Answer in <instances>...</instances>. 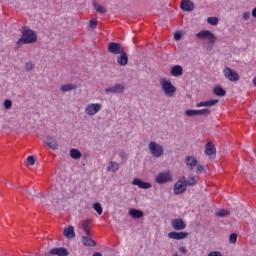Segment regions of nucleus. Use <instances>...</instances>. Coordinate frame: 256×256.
<instances>
[{
  "label": "nucleus",
  "instance_id": "obj_40",
  "mask_svg": "<svg viewBox=\"0 0 256 256\" xmlns=\"http://www.w3.org/2000/svg\"><path fill=\"white\" fill-rule=\"evenodd\" d=\"M25 69L26 71H33V69H35V64H33V62H27Z\"/></svg>",
  "mask_w": 256,
  "mask_h": 256
},
{
  "label": "nucleus",
  "instance_id": "obj_42",
  "mask_svg": "<svg viewBox=\"0 0 256 256\" xmlns=\"http://www.w3.org/2000/svg\"><path fill=\"white\" fill-rule=\"evenodd\" d=\"M89 27H90L91 29H97V20L91 19V20L89 21Z\"/></svg>",
  "mask_w": 256,
  "mask_h": 256
},
{
  "label": "nucleus",
  "instance_id": "obj_47",
  "mask_svg": "<svg viewBox=\"0 0 256 256\" xmlns=\"http://www.w3.org/2000/svg\"><path fill=\"white\" fill-rule=\"evenodd\" d=\"M120 157L121 159H127V154L124 151H122L120 152Z\"/></svg>",
  "mask_w": 256,
  "mask_h": 256
},
{
  "label": "nucleus",
  "instance_id": "obj_34",
  "mask_svg": "<svg viewBox=\"0 0 256 256\" xmlns=\"http://www.w3.org/2000/svg\"><path fill=\"white\" fill-rule=\"evenodd\" d=\"M231 213L225 209H221V210H218L216 212V217H227L229 216Z\"/></svg>",
  "mask_w": 256,
  "mask_h": 256
},
{
  "label": "nucleus",
  "instance_id": "obj_21",
  "mask_svg": "<svg viewBox=\"0 0 256 256\" xmlns=\"http://www.w3.org/2000/svg\"><path fill=\"white\" fill-rule=\"evenodd\" d=\"M217 103H219V99H210L196 104V107H214Z\"/></svg>",
  "mask_w": 256,
  "mask_h": 256
},
{
  "label": "nucleus",
  "instance_id": "obj_11",
  "mask_svg": "<svg viewBox=\"0 0 256 256\" xmlns=\"http://www.w3.org/2000/svg\"><path fill=\"white\" fill-rule=\"evenodd\" d=\"M180 9H182V11H186V13H191V11H194L195 9V3H193L191 0H182Z\"/></svg>",
  "mask_w": 256,
  "mask_h": 256
},
{
  "label": "nucleus",
  "instance_id": "obj_14",
  "mask_svg": "<svg viewBox=\"0 0 256 256\" xmlns=\"http://www.w3.org/2000/svg\"><path fill=\"white\" fill-rule=\"evenodd\" d=\"M132 185H136L137 187H139V189H151L153 187V185H151V183L145 182L139 178H135L132 181Z\"/></svg>",
  "mask_w": 256,
  "mask_h": 256
},
{
  "label": "nucleus",
  "instance_id": "obj_44",
  "mask_svg": "<svg viewBox=\"0 0 256 256\" xmlns=\"http://www.w3.org/2000/svg\"><path fill=\"white\" fill-rule=\"evenodd\" d=\"M28 165H35V156H29L27 158Z\"/></svg>",
  "mask_w": 256,
  "mask_h": 256
},
{
  "label": "nucleus",
  "instance_id": "obj_7",
  "mask_svg": "<svg viewBox=\"0 0 256 256\" xmlns=\"http://www.w3.org/2000/svg\"><path fill=\"white\" fill-rule=\"evenodd\" d=\"M108 51L109 53H112V55H120V53H123L125 51V48L121 43L117 42H110L108 44Z\"/></svg>",
  "mask_w": 256,
  "mask_h": 256
},
{
  "label": "nucleus",
  "instance_id": "obj_10",
  "mask_svg": "<svg viewBox=\"0 0 256 256\" xmlns=\"http://www.w3.org/2000/svg\"><path fill=\"white\" fill-rule=\"evenodd\" d=\"M171 225L175 231H183L187 227V224H185L182 218L172 219Z\"/></svg>",
  "mask_w": 256,
  "mask_h": 256
},
{
  "label": "nucleus",
  "instance_id": "obj_28",
  "mask_svg": "<svg viewBox=\"0 0 256 256\" xmlns=\"http://www.w3.org/2000/svg\"><path fill=\"white\" fill-rule=\"evenodd\" d=\"M107 171H112V173L119 171V164L117 162L110 161L107 167Z\"/></svg>",
  "mask_w": 256,
  "mask_h": 256
},
{
  "label": "nucleus",
  "instance_id": "obj_35",
  "mask_svg": "<svg viewBox=\"0 0 256 256\" xmlns=\"http://www.w3.org/2000/svg\"><path fill=\"white\" fill-rule=\"evenodd\" d=\"M207 23H209V25H219V18H217V17H209L207 19Z\"/></svg>",
  "mask_w": 256,
  "mask_h": 256
},
{
  "label": "nucleus",
  "instance_id": "obj_6",
  "mask_svg": "<svg viewBox=\"0 0 256 256\" xmlns=\"http://www.w3.org/2000/svg\"><path fill=\"white\" fill-rule=\"evenodd\" d=\"M101 109H103V105L100 103L88 104L85 108V114L93 117V115H97Z\"/></svg>",
  "mask_w": 256,
  "mask_h": 256
},
{
  "label": "nucleus",
  "instance_id": "obj_32",
  "mask_svg": "<svg viewBox=\"0 0 256 256\" xmlns=\"http://www.w3.org/2000/svg\"><path fill=\"white\" fill-rule=\"evenodd\" d=\"M196 111H197V115L201 117H207L211 115V110L208 108H204L202 110H196Z\"/></svg>",
  "mask_w": 256,
  "mask_h": 256
},
{
  "label": "nucleus",
  "instance_id": "obj_51",
  "mask_svg": "<svg viewBox=\"0 0 256 256\" xmlns=\"http://www.w3.org/2000/svg\"><path fill=\"white\" fill-rule=\"evenodd\" d=\"M253 85L256 87V77L253 79Z\"/></svg>",
  "mask_w": 256,
  "mask_h": 256
},
{
  "label": "nucleus",
  "instance_id": "obj_13",
  "mask_svg": "<svg viewBox=\"0 0 256 256\" xmlns=\"http://www.w3.org/2000/svg\"><path fill=\"white\" fill-rule=\"evenodd\" d=\"M169 239H175L176 241H181L183 239H187L189 237V233L187 232H170L168 233Z\"/></svg>",
  "mask_w": 256,
  "mask_h": 256
},
{
  "label": "nucleus",
  "instance_id": "obj_37",
  "mask_svg": "<svg viewBox=\"0 0 256 256\" xmlns=\"http://www.w3.org/2000/svg\"><path fill=\"white\" fill-rule=\"evenodd\" d=\"M11 107H13V101H11V100H5L4 101V109H7V110H9V109H11Z\"/></svg>",
  "mask_w": 256,
  "mask_h": 256
},
{
  "label": "nucleus",
  "instance_id": "obj_16",
  "mask_svg": "<svg viewBox=\"0 0 256 256\" xmlns=\"http://www.w3.org/2000/svg\"><path fill=\"white\" fill-rule=\"evenodd\" d=\"M186 167L189 169V171H193L195 167L198 165L197 158L194 156H187L185 159Z\"/></svg>",
  "mask_w": 256,
  "mask_h": 256
},
{
  "label": "nucleus",
  "instance_id": "obj_41",
  "mask_svg": "<svg viewBox=\"0 0 256 256\" xmlns=\"http://www.w3.org/2000/svg\"><path fill=\"white\" fill-rule=\"evenodd\" d=\"M181 37H183V33L181 31H177L174 33L175 41H181Z\"/></svg>",
  "mask_w": 256,
  "mask_h": 256
},
{
  "label": "nucleus",
  "instance_id": "obj_17",
  "mask_svg": "<svg viewBox=\"0 0 256 256\" xmlns=\"http://www.w3.org/2000/svg\"><path fill=\"white\" fill-rule=\"evenodd\" d=\"M205 155H208V157H211L213 155L217 154V148H215V144L213 142H207L205 145Z\"/></svg>",
  "mask_w": 256,
  "mask_h": 256
},
{
  "label": "nucleus",
  "instance_id": "obj_8",
  "mask_svg": "<svg viewBox=\"0 0 256 256\" xmlns=\"http://www.w3.org/2000/svg\"><path fill=\"white\" fill-rule=\"evenodd\" d=\"M224 76L226 79H228V81H232V82H237L239 81V73H237V71L226 67L224 69Z\"/></svg>",
  "mask_w": 256,
  "mask_h": 256
},
{
  "label": "nucleus",
  "instance_id": "obj_45",
  "mask_svg": "<svg viewBox=\"0 0 256 256\" xmlns=\"http://www.w3.org/2000/svg\"><path fill=\"white\" fill-rule=\"evenodd\" d=\"M208 256H223V254H221V252L219 251H213V252H210Z\"/></svg>",
  "mask_w": 256,
  "mask_h": 256
},
{
  "label": "nucleus",
  "instance_id": "obj_9",
  "mask_svg": "<svg viewBox=\"0 0 256 256\" xmlns=\"http://www.w3.org/2000/svg\"><path fill=\"white\" fill-rule=\"evenodd\" d=\"M171 173L169 172H161L156 177V183H159V185H163L165 183H168V181H172Z\"/></svg>",
  "mask_w": 256,
  "mask_h": 256
},
{
  "label": "nucleus",
  "instance_id": "obj_2",
  "mask_svg": "<svg viewBox=\"0 0 256 256\" xmlns=\"http://www.w3.org/2000/svg\"><path fill=\"white\" fill-rule=\"evenodd\" d=\"M196 37L198 39H208L206 49L207 51H213V48L215 47V42L217 41V36L213 34V32L209 30H202L196 34Z\"/></svg>",
  "mask_w": 256,
  "mask_h": 256
},
{
  "label": "nucleus",
  "instance_id": "obj_46",
  "mask_svg": "<svg viewBox=\"0 0 256 256\" xmlns=\"http://www.w3.org/2000/svg\"><path fill=\"white\" fill-rule=\"evenodd\" d=\"M35 199H41L42 197H45L44 193H38L36 195H34Z\"/></svg>",
  "mask_w": 256,
  "mask_h": 256
},
{
  "label": "nucleus",
  "instance_id": "obj_50",
  "mask_svg": "<svg viewBox=\"0 0 256 256\" xmlns=\"http://www.w3.org/2000/svg\"><path fill=\"white\" fill-rule=\"evenodd\" d=\"M93 256H103L100 252H96L93 254Z\"/></svg>",
  "mask_w": 256,
  "mask_h": 256
},
{
  "label": "nucleus",
  "instance_id": "obj_1",
  "mask_svg": "<svg viewBox=\"0 0 256 256\" xmlns=\"http://www.w3.org/2000/svg\"><path fill=\"white\" fill-rule=\"evenodd\" d=\"M20 32L22 36L16 43L17 49H19L21 45H30L33 43H37V33H35L31 28L23 26L20 29Z\"/></svg>",
  "mask_w": 256,
  "mask_h": 256
},
{
  "label": "nucleus",
  "instance_id": "obj_49",
  "mask_svg": "<svg viewBox=\"0 0 256 256\" xmlns=\"http://www.w3.org/2000/svg\"><path fill=\"white\" fill-rule=\"evenodd\" d=\"M252 17L256 19V7L252 10Z\"/></svg>",
  "mask_w": 256,
  "mask_h": 256
},
{
  "label": "nucleus",
  "instance_id": "obj_29",
  "mask_svg": "<svg viewBox=\"0 0 256 256\" xmlns=\"http://www.w3.org/2000/svg\"><path fill=\"white\" fill-rule=\"evenodd\" d=\"M91 220L87 219L82 222V229L86 233V235H91V231H89V225H91Z\"/></svg>",
  "mask_w": 256,
  "mask_h": 256
},
{
  "label": "nucleus",
  "instance_id": "obj_19",
  "mask_svg": "<svg viewBox=\"0 0 256 256\" xmlns=\"http://www.w3.org/2000/svg\"><path fill=\"white\" fill-rule=\"evenodd\" d=\"M45 143L50 147V149H53V151H57V149H59V142H57L53 137H47Z\"/></svg>",
  "mask_w": 256,
  "mask_h": 256
},
{
  "label": "nucleus",
  "instance_id": "obj_33",
  "mask_svg": "<svg viewBox=\"0 0 256 256\" xmlns=\"http://www.w3.org/2000/svg\"><path fill=\"white\" fill-rule=\"evenodd\" d=\"M93 209L98 213V215H103V206H101V203L96 202L93 204Z\"/></svg>",
  "mask_w": 256,
  "mask_h": 256
},
{
  "label": "nucleus",
  "instance_id": "obj_22",
  "mask_svg": "<svg viewBox=\"0 0 256 256\" xmlns=\"http://www.w3.org/2000/svg\"><path fill=\"white\" fill-rule=\"evenodd\" d=\"M172 77H181L183 75V67L181 65H175L170 71Z\"/></svg>",
  "mask_w": 256,
  "mask_h": 256
},
{
  "label": "nucleus",
  "instance_id": "obj_31",
  "mask_svg": "<svg viewBox=\"0 0 256 256\" xmlns=\"http://www.w3.org/2000/svg\"><path fill=\"white\" fill-rule=\"evenodd\" d=\"M187 185H189L190 187H194V185H197V178L191 174L186 180V187Z\"/></svg>",
  "mask_w": 256,
  "mask_h": 256
},
{
  "label": "nucleus",
  "instance_id": "obj_25",
  "mask_svg": "<svg viewBox=\"0 0 256 256\" xmlns=\"http://www.w3.org/2000/svg\"><path fill=\"white\" fill-rule=\"evenodd\" d=\"M82 243H83V245H85V247H96L97 246V242H95V240H93L87 236L82 237Z\"/></svg>",
  "mask_w": 256,
  "mask_h": 256
},
{
  "label": "nucleus",
  "instance_id": "obj_20",
  "mask_svg": "<svg viewBox=\"0 0 256 256\" xmlns=\"http://www.w3.org/2000/svg\"><path fill=\"white\" fill-rule=\"evenodd\" d=\"M212 93L216 95V97H225L227 95V91H225L221 85L215 86L212 90Z\"/></svg>",
  "mask_w": 256,
  "mask_h": 256
},
{
  "label": "nucleus",
  "instance_id": "obj_15",
  "mask_svg": "<svg viewBox=\"0 0 256 256\" xmlns=\"http://www.w3.org/2000/svg\"><path fill=\"white\" fill-rule=\"evenodd\" d=\"M49 255L69 256V250L65 247L53 248L49 251Z\"/></svg>",
  "mask_w": 256,
  "mask_h": 256
},
{
  "label": "nucleus",
  "instance_id": "obj_24",
  "mask_svg": "<svg viewBox=\"0 0 256 256\" xmlns=\"http://www.w3.org/2000/svg\"><path fill=\"white\" fill-rule=\"evenodd\" d=\"M128 213L132 219H141V217L144 215L143 211L137 210L135 208L130 209Z\"/></svg>",
  "mask_w": 256,
  "mask_h": 256
},
{
  "label": "nucleus",
  "instance_id": "obj_12",
  "mask_svg": "<svg viewBox=\"0 0 256 256\" xmlns=\"http://www.w3.org/2000/svg\"><path fill=\"white\" fill-rule=\"evenodd\" d=\"M124 91L125 86H123V84H115L114 86L105 89V93H114L115 95L124 93Z\"/></svg>",
  "mask_w": 256,
  "mask_h": 256
},
{
  "label": "nucleus",
  "instance_id": "obj_26",
  "mask_svg": "<svg viewBox=\"0 0 256 256\" xmlns=\"http://www.w3.org/2000/svg\"><path fill=\"white\" fill-rule=\"evenodd\" d=\"M93 7L97 11V13H100L101 15H105V13H107V8L97 2H93Z\"/></svg>",
  "mask_w": 256,
  "mask_h": 256
},
{
  "label": "nucleus",
  "instance_id": "obj_38",
  "mask_svg": "<svg viewBox=\"0 0 256 256\" xmlns=\"http://www.w3.org/2000/svg\"><path fill=\"white\" fill-rule=\"evenodd\" d=\"M196 171L197 173H207V170L205 169V166L201 165V164H197L196 166Z\"/></svg>",
  "mask_w": 256,
  "mask_h": 256
},
{
  "label": "nucleus",
  "instance_id": "obj_4",
  "mask_svg": "<svg viewBox=\"0 0 256 256\" xmlns=\"http://www.w3.org/2000/svg\"><path fill=\"white\" fill-rule=\"evenodd\" d=\"M148 149L152 155V157H156L159 159V157H163V153H165V150L161 146V144H158L155 141H151L148 145Z\"/></svg>",
  "mask_w": 256,
  "mask_h": 256
},
{
  "label": "nucleus",
  "instance_id": "obj_5",
  "mask_svg": "<svg viewBox=\"0 0 256 256\" xmlns=\"http://www.w3.org/2000/svg\"><path fill=\"white\" fill-rule=\"evenodd\" d=\"M187 191V178L182 176L174 185V195H181Z\"/></svg>",
  "mask_w": 256,
  "mask_h": 256
},
{
  "label": "nucleus",
  "instance_id": "obj_36",
  "mask_svg": "<svg viewBox=\"0 0 256 256\" xmlns=\"http://www.w3.org/2000/svg\"><path fill=\"white\" fill-rule=\"evenodd\" d=\"M184 114L186 115V117H197V110H186L184 112Z\"/></svg>",
  "mask_w": 256,
  "mask_h": 256
},
{
  "label": "nucleus",
  "instance_id": "obj_39",
  "mask_svg": "<svg viewBox=\"0 0 256 256\" xmlns=\"http://www.w3.org/2000/svg\"><path fill=\"white\" fill-rule=\"evenodd\" d=\"M229 242L232 244L237 243V233H232L229 236Z\"/></svg>",
  "mask_w": 256,
  "mask_h": 256
},
{
  "label": "nucleus",
  "instance_id": "obj_27",
  "mask_svg": "<svg viewBox=\"0 0 256 256\" xmlns=\"http://www.w3.org/2000/svg\"><path fill=\"white\" fill-rule=\"evenodd\" d=\"M75 89H77V85L66 84V85L61 86L60 91H62V93H67L69 91H75Z\"/></svg>",
  "mask_w": 256,
  "mask_h": 256
},
{
  "label": "nucleus",
  "instance_id": "obj_18",
  "mask_svg": "<svg viewBox=\"0 0 256 256\" xmlns=\"http://www.w3.org/2000/svg\"><path fill=\"white\" fill-rule=\"evenodd\" d=\"M117 63L120 67H125L129 63V56L125 53V50L120 53V56L117 58Z\"/></svg>",
  "mask_w": 256,
  "mask_h": 256
},
{
  "label": "nucleus",
  "instance_id": "obj_30",
  "mask_svg": "<svg viewBox=\"0 0 256 256\" xmlns=\"http://www.w3.org/2000/svg\"><path fill=\"white\" fill-rule=\"evenodd\" d=\"M70 157H72V159H81L82 154L81 151H79L78 149H71L70 150Z\"/></svg>",
  "mask_w": 256,
  "mask_h": 256
},
{
  "label": "nucleus",
  "instance_id": "obj_3",
  "mask_svg": "<svg viewBox=\"0 0 256 256\" xmlns=\"http://www.w3.org/2000/svg\"><path fill=\"white\" fill-rule=\"evenodd\" d=\"M160 85L166 97H175V93H177V88L175 87V85H173V83L165 78H160Z\"/></svg>",
  "mask_w": 256,
  "mask_h": 256
},
{
  "label": "nucleus",
  "instance_id": "obj_48",
  "mask_svg": "<svg viewBox=\"0 0 256 256\" xmlns=\"http://www.w3.org/2000/svg\"><path fill=\"white\" fill-rule=\"evenodd\" d=\"M180 252L186 254L187 253V248L180 247Z\"/></svg>",
  "mask_w": 256,
  "mask_h": 256
},
{
  "label": "nucleus",
  "instance_id": "obj_43",
  "mask_svg": "<svg viewBox=\"0 0 256 256\" xmlns=\"http://www.w3.org/2000/svg\"><path fill=\"white\" fill-rule=\"evenodd\" d=\"M242 19L244 21H249V19H251V13L250 12H243Z\"/></svg>",
  "mask_w": 256,
  "mask_h": 256
},
{
  "label": "nucleus",
  "instance_id": "obj_23",
  "mask_svg": "<svg viewBox=\"0 0 256 256\" xmlns=\"http://www.w3.org/2000/svg\"><path fill=\"white\" fill-rule=\"evenodd\" d=\"M63 235L67 237V239H75V228L73 226L64 228Z\"/></svg>",
  "mask_w": 256,
  "mask_h": 256
}]
</instances>
